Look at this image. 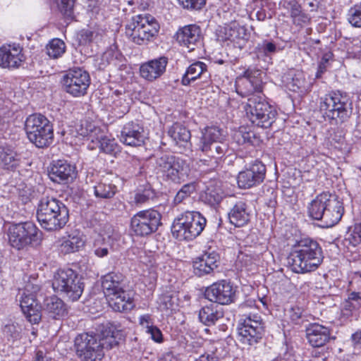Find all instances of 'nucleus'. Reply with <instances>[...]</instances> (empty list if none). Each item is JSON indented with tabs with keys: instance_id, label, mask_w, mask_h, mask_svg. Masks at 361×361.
I'll return each instance as SVG.
<instances>
[{
	"instance_id": "nucleus-1",
	"label": "nucleus",
	"mask_w": 361,
	"mask_h": 361,
	"mask_svg": "<svg viewBox=\"0 0 361 361\" xmlns=\"http://www.w3.org/2000/svg\"><path fill=\"white\" fill-rule=\"evenodd\" d=\"M262 73L259 69L249 67L243 74V77L246 78L250 85L247 92L250 94L245 106V110L253 124L267 128L275 121L277 112L274 107L266 101L262 94L263 89Z\"/></svg>"
},
{
	"instance_id": "nucleus-2",
	"label": "nucleus",
	"mask_w": 361,
	"mask_h": 361,
	"mask_svg": "<svg viewBox=\"0 0 361 361\" xmlns=\"http://www.w3.org/2000/svg\"><path fill=\"white\" fill-rule=\"evenodd\" d=\"M323 259V250L319 243L314 239L305 238L293 247L288 263L293 272L305 274L315 271Z\"/></svg>"
},
{
	"instance_id": "nucleus-3",
	"label": "nucleus",
	"mask_w": 361,
	"mask_h": 361,
	"mask_svg": "<svg viewBox=\"0 0 361 361\" xmlns=\"http://www.w3.org/2000/svg\"><path fill=\"white\" fill-rule=\"evenodd\" d=\"M36 216L41 227L48 231L63 228L69 219V211L57 198L44 194L39 200Z\"/></svg>"
},
{
	"instance_id": "nucleus-4",
	"label": "nucleus",
	"mask_w": 361,
	"mask_h": 361,
	"mask_svg": "<svg viewBox=\"0 0 361 361\" xmlns=\"http://www.w3.org/2000/svg\"><path fill=\"white\" fill-rule=\"evenodd\" d=\"M344 209L338 197L329 192L318 195L308 207L309 216L321 221L322 226L332 227L341 219Z\"/></svg>"
},
{
	"instance_id": "nucleus-5",
	"label": "nucleus",
	"mask_w": 361,
	"mask_h": 361,
	"mask_svg": "<svg viewBox=\"0 0 361 361\" xmlns=\"http://www.w3.org/2000/svg\"><path fill=\"white\" fill-rule=\"evenodd\" d=\"M319 111L331 123H343L352 114V102L345 94L330 93L320 98Z\"/></svg>"
},
{
	"instance_id": "nucleus-6",
	"label": "nucleus",
	"mask_w": 361,
	"mask_h": 361,
	"mask_svg": "<svg viewBox=\"0 0 361 361\" xmlns=\"http://www.w3.org/2000/svg\"><path fill=\"white\" fill-rule=\"evenodd\" d=\"M206 223V219L199 212L186 211L174 219L171 232L178 240H192L201 234Z\"/></svg>"
},
{
	"instance_id": "nucleus-7",
	"label": "nucleus",
	"mask_w": 361,
	"mask_h": 361,
	"mask_svg": "<svg viewBox=\"0 0 361 361\" xmlns=\"http://www.w3.org/2000/svg\"><path fill=\"white\" fill-rule=\"evenodd\" d=\"M24 129L29 141L38 148L47 147L53 142V125L41 114H33L27 116Z\"/></svg>"
},
{
	"instance_id": "nucleus-8",
	"label": "nucleus",
	"mask_w": 361,
	"mask_h": 361,
	"mask_svg": "<svg viewBox=\"0 0 361 361\" xmlns=\"http://www.w3.org/2000/svg\"><path fill=\"white\" fill-rule=\"evenodd\" d=\"M199 149L207 157L221 159L230 155L232 149L224 134V130L217 126L206 127L202 132Z\"/></svg>"
},
{
	"instance_id": "nucleus-9",
	"label": "nucleus",
	"mask_w": 361,
	"mask_h": 361,
	"mask_svg": "<svg viewBox=\"0 0 361 361\" xmlns=\"http://www.w3.org/2000/svg\"><path fill=\"white\" fill-rule=\"evenodd\" d=\"M52 287L56 292L75 302L80 298L85 284L76 271L67 268L59 269L55 273Z\"/></svg>"
},
{
	"instance_id": "nucleus-10",
	"label": "nucleus",
	"mask_w": 361,
	"mask_h": 361,
	"mask_svg": "<svg viewBox=\"0 0 361 361\" xmlns=\"http://www.w3.org/2000/svg\"><path fill=\"white\" fill-rule=\"evenodd\" d=\"M188 166L183 159L170 154H161L155 159V170L164 180L180 183L187 173Z\"/></svg>"
},
{
	"instance_id": "nucleus-11",
	"label": "nucleus",
	"mask_w": 361,
	"mask_h": 361,
	"mask_svg": "<svg viewBox=\"0 0 361 361\" xmlns=\"http://www.w3.org/2000/svg\"><path fill=\"white\" fill-rule=\"evenodd\" d=\"M11 245L18 250L37 245L42 239V232L31 221L11 224L8 231Z\"/></svg>"
},
{
	"instance_id": "nucleus-12",
	"label": "nucleus",
	"mask_w": 361,
	"mask_h": 361,
	"mask_svg": "<svg viewBox=\"0 0 361 361\" xmlns=\"http://www.w3.org/2000/svg\"><path fill=\"white\" fill-rule=\"evenodd\" d=\"M161 214L154 209L138 212L130 219V230L139 237H147L155 233L161 226Z\"/></svg>"
},
{
	"instance_id": "nucleus-13",
	"label": "nucleus",
	"mask_w": 361,
	"mask_h": 361,
	"mask_svg": "<svg viewBox=\"0 0 361 361\" xmlns=\"http://www.w3.org/2000/svg\"><path fill=\"white\" fill-rule=\"evenodd\" d=\"M61 83L63 89L68 94L75 97H82L87 94L90 76L82 68H71L63 75Z\"/></svg>"
},
{
	"instance_id": "nucleus-14",
	"label": "nucleus",
	"mask_w": 361,
	"mask_h": 361,
	"mask_svg": "<svg viewBox=\"0 0 361 361\" xmlns=\"http://www.w3.org/2000/svg\"><path fill=\"white\" fill-rule=\"evenodd\" d=\"M76 355L82 361H100L104 356L96 334L83 333L75 338Z\"/></svg>"
},
{
	"instance_id": "nucleus-15",
	"label": "nucleus",
	"mask_w": 361,
	"mask_h": 361,
	"mask_svg": "<svg viewBox=\"0 0 361 361\" xmlns=\"http://www.w3.org/2000/svg\"><path fill=\"white\" fill-rule=\"evenodd\" d=\"M240 341L252 345L260 340L264 329L261 317L257 314L247 316L238 328Z\"/></svg>"
},
{
	"instance_id": "nucleus-16",
	"label": "nucleus",
	"mask_w": 361,
	"mask_h": 361,
	"mask_svg": "<svg viewBox=\"0 0 361 361\" xmlns=\"http://www.w3.org/2000/svg\"><path fill=\"white\" fill-rule=\"evenodd\" d=\"M235 293V290L231 283L221 280L207 287L204 295L209 301L224 305L234 301Z\"/></svg>"
},
{
	"instance_id": "nucleus-17",
	"label": "nucleus",
	"mask_w": 361,
	"mask_h": 361,
	"mask_svg": "<svg viewBox=\"0 0 361 361\" xmlns=\"http://www.w3.org/2000/svg\"><path fill=\"white\" fill-rule=\"evenodd\" d=\"M97 331L96 334L102 351L104 349L109 350L117 346L125 337L124 332L120 329V326H118L109 322L101 324Z\"/></svg>"
},
{
	"instance_id": "nucleus-18",
	"label": "nucleus",
	"mask_w": 361,
	"mask_h": 361,
	"mask_svg": "<svg viewBox=\"0 0 361 361\" xmlns=\"http://www.w3.org/2000/svg\"><path fill=\"white\" fill-rule=\"evenodd\" d=\"M19 44H6L0 47V67L18 68L25 60Z\"/></svg>"
},
{
	"instance_id": "nucleus-19",
	"label": "nucleus",
	"mask_w": 361,
	"mask_h": 361,
	"mask_svg": "<svg viewBox=\"0 0 361 361\" xmlns=\"http://www.w3.org/2000/svg\"><path fill=\"white\" fill-rule=\"evenodd\" d=\"M76 175L75 166L65 160L54 161L49 171V176L53 182L62 184L72 182Z\"/></svg>"
},
{
	"instance_id": "nucleus-20",
	"label": "nucleus",
	"mask_w": 361,
	"mask_h": 361,
	"mask_svg": "<svg viewBox=\"0 0 361 361\" xmlns=\"http://www.w3.org/2000/svg\"><path fill=\"white\" fill-rule=\"evenodd\" d=\"M145 140L144 128L137 122L126 123L120 135V140L125 145L137 147L144 144Z\"/></svg>"
},
{
	"instance_id": "nucleus-21",
	"label": "nucleus",
	"mask_w": 361,
	"mask_h": 361,
	"mask_svg": "<svg viewBox=\"0 0 361 361\" xmlns=\"http://www.w3.org/2000/svg\"><path fill=\"white\" fill-rule=\"evenodd\" d=\"M219 260L218 253L206 252L193 261V273L198 277L211 274L218 267Z\"/></svg>"
},
{
	"instance_id": "nucleus-22",
	"label": "nucleus",
	"mask_w": 361,
	"mask_h": 361,
	"mask_svg": "<svg viewBox=\"0 0 361 361\" xmlns=\"http://www.w3.org/2000/svg\"><path fill=\"white\" fill-rule=\"evenodd\" d=\"M42 312L49 318L59 320L68 314V307L63 300L55 295H52L44 299Z\"/></svg>"
},
{
	"instance_id": "nucleus-23",
	"label": "nucleus",
	"mask_w": 361,
	"mask_h": 361,
	"mask_svg": "<svg viewBox=\"0 0 361 361\" xmlns=\"http://www.w3.org/2000/svg\"><path fill=\"white\" fill-rule=\"evenodd\" d=\"M154 25L157 27H153V24H126V32L134 42L140 44L158 32L159 24Z\"/></svg>"
},
{
	"instance_id": "nucleus-24",
	"label": "nucleus",
	"mask_w": 361,
	"mask_h": 361,
	"mask_svg": "<svg viewBox=\"0 0 361 361\" xmlns=\"http://www.w3.org/2000/svg\"><path fill=\"white\" fill-rule=\"evenodd\" d=\"M308 343L314 348L324 346L330 339V330L318 323L309 324L305 329Z\"/></svg>"
},
{
	"instance_id": "nucleus-25",
	"label": "nucleus",
	"mask_w": 361,
	"mask_h": 361,
	"mask_svg": "<svg viewBox=\"0 0 361 361\" xmlns=\"http://www.w3.org/2000/svg\"><path fill=\"white\" fill-rule=\"evenodd\" d=\"M168 58L165 56L151 60L141 65L140 75L143 78L153 81L165 73Z\"/></svg>"
},
{
	"instance_id": "nucleus-26",
	"label": "nucleus",
	"mask_w": 361,
	"mask_h": 361,
	"mask_svg": "<svg viewBox=\"0 0 361 361\" xmlns=\"http://www.w3.org/2000/svg\"><path fill=\"white\" fill-rule=\"evenodd\" d=\"M109 306L115 312H126L131 310L134 307L131 293L125 290H120L106 296Z\"/></svg>"
},
{
	"instance_id": "nucleus-27",
	"label": "nucleus",
	"mask_w": 361,
	"mask_h": 361,
	"mask_svg": "<svg viewBox=\"0 0 361 361\" xmlns=\"http://www.w3.org/2000/svg\"><path fill=\"white\" fill-rule=\"evenodd\" d=\"M231 25L232 24H224V26L219 25L216 31L224 34L222 37L224 39H241L242 43L239 44V48L242 49L245 46L249 37V33L244 25L233 24V27H232Z\"/></svg>"
},
{
	"instance_id": "nucleus-28",
	"label": "nucleus",
	"mask_w": 361,
	"mask_h": 361,
	"mask_svg": "<svg viewBox=\"0 0 361 361\" xmlns=\"http://www.w3.org/2000/svg\"><path fill=\"white\" fill-rule=\"evenodd\" d=\"M228 219L230 223L236 227L246 225L250 219V212L247 203L243 200L236 202L228 212Z\"/></svg>"
},
{
	"instance_id": "nucleus-29",
	"label": "nucleus",
	"mask_w": 361,
	"mask_h": 361,
	"mask_svg": "<svg viewBox=\"0 0 361 361\" xmlns=\"http://www.w3.org/2000/svg\"><path fill=\"white\" fill-rule=\"evenodd\" d=\"M224 311L218 305L211 304L202 307L199 311V319L205 326H210L224 317Z\"/></svg>"
},
{
	"instance_id": "nucleus-30",
	"label": "nucleus",
	"mask_w": 361,
	"mask_h": 361,
	"mask_svg": "<svg viewBox=\"0 0 361 361\" xmlns=\"http://www.w3.org/2000/svg\"><path fill=\"white\" fill-rule=\"evenodd\" d=\"M124 276L120 273L110 272L102 277V286L106 296L124 290Z\"/></svg>"
},
{
	"instance_id": "nucleus-31",
	"label": "nucleus",
	"mask_w": 361,
	"mask_h": 361,
	"mask_svg": "<svg viewBox=\"0 0 361 361\" xmlns=\"http://www.w3.org/2000/svg\"><path fill=\"white\" fill-rule=\"evenodd\" d=\"M200 34V28L197 24H188L177 32L176 39L180 44L190 49V45L194 44L199 39Z\"/></svg>"
},
{
	"instance_id": "nucleus-32",
	"label": "nucleus",
	"mask_w": 361,
	"mask_h": 361,
	"mask_svg": "<svg viewBox=\"0 0 361 361\" xmlns=\"http://www.w3.org/2000/svg\"><path fill=\"white\" fill-rule=\"evenodd\" d=\"M361 309V297L358 293L353 292L350 294L342 306L341 314L346 319H357Z\"/></svg>"
},
{
	"instance_id": "nucleus-33",
	"label": "nucleus",
	"mask_w": 361,
	"mask_h": 361,
	"mask_svg": "<svg viewBox=\"0 0 361 361\" xmlns=\"http://www.w3.org/2000/svg\"><path fill=\"white\" fill-rule=\"evenodd\" d=\"M20 156L9 148L0 147V168L13 171L20 166Z\"/></svg>"
},
{
	"instance_id": "nucleus-34",
	"label": "nucleus",
	"mask_w": 361,
	"mask_h": 361,
	"mask_svg": "<svg viewBox=\"0 0 361 361\" xmlns=\"http://www.w3.org/2000/svg\"><path fill=\"white\" fill-rule=\"evenodd\" d=\"M103 32L104 31L98 27L87 24L86 27L77 33V40L80 45H87L99 39Z\"/></svg>"
},
{
	"instance_id": "nucleus-35",
	"label": "nucleus",
	"mask_w": 361,
	"mask_h": 361,
	"mask_svg": "<svg viewBox=\"0 0 361 361\" xmlns=\"http://www.w3.org/2000/svg\"><path fill=\"white\" fill-rule=\"evenodd\" d=\"M207 65L202 61H197L191 64L182 78V84L183 85H188L191 81H195L202 76L204 77L207 74Z\"/></svg>"
},
{
	"instance_id": "nucleus-36",
	"label": "nucleus",
	"mask_w": 361,
	"mask_h": 361,
	"mask_svg": "<svg viewBox=\"0 0 361 361\" xmlns=\"http://www.w3.org/2000/svg\"><path fill=\"white\" fill-rule=\"evenodd\" d=\"M169 135L176 145L186 147L190 145V132L180 123H174L168 131Z\"/></svg>"
},
{
	"instance_id": "nucleus-37",
	"label": "nucleus",
	"mask_w": 361,
	"mask_h": 361,
	"mask_svg": "<svg viewBox=\"0 0 361 361\" xmlns=\"http://www.w3.org/2000/svg\"><path fill=\"white\" fill-rule=\"evenodd\" d=\"M94 194L99 199H111L117 192V188L114 184L102 181L94 186Z\"/></svg>"
},
{
	"instance_id": "nucleus-38",
	"label": "nucleus",
	"mask_w": 361,
	"mask_h": 361,
	"mask_svg": "<svg viewBox=\"0 0 361 361\" xmlns=\"http://www.w3.org/2000/svg\"><path fill=\"white\" fill-rule=\"evenodd\" d=\"M85 242L78 235H70L64 240L61 245V252L64 254H69L77 252L84 246Z\"/></svg>"
},
{
	"instance_id": "nucleus-39",
	"label": "nucleus",
	"mask_w": 361,
	"mask_h": 361,
	"mask_svg": "<svg viewBox=\"0 0 361 361\" xmlns=\"http://www.w3.org/2000/svg\"><path fill=\"white\" fill-rule=\"evenodd\" d=\"M233 141L238 145L249 144L255 145L257 142L258 138L256 137L254 132L246 131L245 128L241 127L238 130L234 132L233 135Z\"/></svg>"
},
{
	"instance_id": "nucleus-40",
	"label": "nucleus",
	"mask_w": 361,
	"mask_h": 361,
	"mask_svg": "<svg viewBox=\"0 0 361 361\" xmlns=\"http://www.w3.org/2000/svg\"><path fill=\"white\" fill-rule=\"evenodd\" d=\"M64 42L59 38L51 39L46 46L47 55L54 59L61 57L66 51Z\"/></svg>"
},
{
	"instance_id": "nucleus-41",
	"label": "nucleus",
	"mask_w": 361,
	"mask_h": 361,
	"mask_svg": "<svg viewBox=\"0 0 361 361\" xmlns=\"http://www.w3.org/2000/svg\"><path fill=\"white\" fill-rule=\"evenodd\" d=\"M286 87L293 92H297L304 86L305 79L302 72L289 73L283 79Z\"/></svg>"
},
{
	"instance_id": "nucleus-42",
	"label": "nucleus",
	"mask_w": 361,
	"mask_h": 361,
	"mask_svg": "<svg viewBox=\"0 0 361 361\" xmlns=\"http://www.w3.org/2000/svg\"><path fill=\"white\" fill-rule=\"evenodd\" d=\"M246 168L257 185L260 184L265 178L266 166L262 161L256 159L252 161L248 166H246Z\"/></svg>"
},
{
	"instance_id": "nucleus-43",
	"label": "nucleus",
	"mask_w": 361,
	"mask_h": 361,
	"mask_svg": "<svg viewBox=\"0 0 361 361\" xmlns=\"http://www.w3.org/2000/svg\"><path fill=\"white\" fill-rule=\"evenodd\" d=\"M224 197V192L221 188L212 185L207 188L204 200L209 204L215 206L221 202Z\"/></svg>"
},
{
	"instance_id": "nucleus-44",
	"label": "nucleus",
	"mask_w": 361,
	"mask_h": 361,
	"mask_svg": "<svg viewBox=\"0 0 361 361\" xmlns=\"http://www.w3.org/2000/svg\"><path fill=\"white\" fill-rule=\"evenodd\" d=\"M278 48L276 44L269 40H264L262 43H259L255 47V53L257 58L265 56L271 59V56L276 54Z\"/></svg>"
},
{
	"instance_id": "nucleus-45",
	"label": "nucleus",
	"mask_w": 361,
	"mask_h": 361,
	"mask_svg": "<svg viewBox=\"0 0 361 361\" xmlns=\"http://www.w3.org/2000/svg\"><path fill=\"white\" fill-rule=\"evenodd\" d=\"M177 297L171 293H166L160 295L158 302L161 310H173L177 307Z\"/></svg>"
},
{
	"instance_id": "nucleus-46",
	"label": "nucleus",
	"mask_w": 361,
	"mask_h": 361,
	"mask_svg": "<svg viewBox=\"0 0 361 361\" xmlns=\"http://www.w3.org/2000/svg\"><path fill=\"white\" fill-rule=\"evenodd\" d=\"M99 142V149L104 153L114 154L118 151V145L113 138L104 136L100 138Z\"/></svg>"
},
{
	"instance_id": "nucleus-47",
	"label": "nucleus",
	"mask_w": 361,
	"mask_h": 361,
	"mask_svg": "<svg viewBox=\"0 0 361 361\" xmlns=\"http://www.w3.org/2000/svg\"><path fill=\"white\" fill-rule=\"evenodd\" d=\"M195 190V186L193 183H187L182 186L178 191L173 199L174 204L181 203L184 200L189 197Z\"/></svg>"
},
{
	"instance_id": "nucleus-48",
	"label": "nucleus",
	"mask_w": 361,
	"mask_h": 361,
	"mask_svg": "<svg viewBox=\"0 0 361 361\" xmlns=\"http://www.w3.org/2000/svg\"><path fill=\"white\" fill-rule=\"evenodd\" d=\"M250 174L246 167L244 171L238 173L237 181L239 188L246 189L257 185Z\"/></svg>"
},
{
	"instance_id": "nucleus-49",
	"label": "nucleus",
	"mask_w": 361,
	"mask_h": 361,
	"mask_svg": "<svg viewBox=\"0 0 361 361\" xmlns=\"http://www.w3.org/2000/svg\"><path fill=\"white\" fill-rule=\"evenodd\" d=\"M154 190L150 185H147L143 190H138V192L135 195L134 200L136 204H142L149 200L154 199Z\"/></svg>"
},
{
	"instance_id": "nucleus-50",
	"label": "nucleus",
	"mask_w": 361,
	"mask_h": 361,
	"mask_svg": "<svg viewBox=\"0 0 361 361\" xmlns=\"http://www.w3.org/2000/svg\"><path fill=\"white\" fill-rule=\"evenodd\" d=\"M61 13L67 20H73V6L75 0H56Z\"/></svg>"
},
{
	"instance_id": "nucleus-51",
	"label": "nucleus",
	"mask_w": 361,
	"mask_h": 361,
	"mask_svg": "<svg viewBox=\"0 0 361 361\" xmlns=\"http://www.w3.org/2000/svg\"><path fill=\"white\" fill-rule=\"evenodd\" d=\"M42 305L39 304H34L32 308L23 313L27 319L32 324H38L42 319Z\"/></svg>"
},
{
	"instance_id": "nucleus-52",
	"label": "nucleus",
	"mask_w": 361,
	"mask_h": 361,
	"mask_svg": "<svg viewBox=\"0 0 361 361\" xmlns=\"http://www.w3.org/2000/svg\"><path fill=\"white\" fill-rule=\"evenodd\" d=\"M20 307L23 313L28 311L29 309L34 307V304H39L35 298V295L23 293L20 298Z\"/></svg>"
},
{
	"instance_id": "nucleus-53",
	"label": "nucleus",
	"mask_w": 361,
	"mask_h": 361,
	"mask_svg": "<svg viewBox=\"0 0 361 361\" xmlns=\"http://www.w3.org/2000/svg\"><path fill=\"white\" fill-rule=\"evenodd\" d=\"M104 238H99L94 242V254L99 257H104L109 253V246L104 243Z\"/></svg>"
},
{
	"instance_id": "nucleus-54",
	"label": "nucleus",
	"mask_w": 361,
	"mask_h": 361,
	"mask_svg": "<svg viewBox=\"0 0 361 361\" xmlns=\"http://www.w3.org/2000/svg\"><path fill=\"white\" fill-rule=\"evenodd\" d=\"M185 8L200 10L206 4V0H178Z\"/></svg>"
},
{
	"instance_id": "nucleus-55",
	"label": "nucleus",
	"mask_w": 361,
	"mask_h": 361,
	"mask_svg": "<svg viewBox=\"0 0 361 361\" xmlns=\"http://www.w3.org/2000/svg\"><path fill=\"white\" fill-rule=\"evenodd\" d=\"M302 312L303 310L301 307L298 306H294L288 310V315L290 319L294 324H298L302 318Z\"/></svg>"
},
{
	"instance_id": "nucleus-56",
	"label": "nucleus",
	"mask_w": 361,
	"mask_h": 361,
	"mask_svg": "<svg viewBox=\"0 0 361 361\" xmlns=\"http://www.w3.org/2000/svg\"><path fill=\"white\" fill-rule=\"evenodd\" d=\"M147 333L150 334L151 338L157 343L162 342L163 337L161 331L157 326H147Z\"/></svg>"
},
{
	"instance_id": "nucleus-57",
	"label": "nucleus",
	"mask_w": 361,
	"mask_h": 361,
	"mask_svg": "<svg viewBox=\"0 0 361 361\" xmlns=\"http://www.w3.org/2000/svg\"><path fill=\"white\" fill-rule=\"evenodd\" d=\"M19 327L13 324H6L4 326V332L7 336L16 338L19 335Z\"/></svg>"
},
{
	"instance_id": "nucleus-58",
	"label": "nucleus",
	"mask_w": 361,
	"mask_h": 361,
	"mask_svg": "<svg viewBox=\"0 0 361 361\" xmlns=\"http://www.w3.org/2000/svg\"><path fill=\"white\" fill-rule=\"evenodd\" d=\"M133 23H154V18L148 13H143L133 18Z\"/></svg>"
},
{
	"instance_id": "nucleus-59",
	"label": "nucleus",
	"mask_w": 361,
	"mask_h": 361,
	"mask_svg": "<svg viewBox=\"0 0 361 361\" xmlns=\"http://www.w3.org/2000/svg\"><path fill=\"white\" fill-rule=\"evenodd\" d=\"M360 42L353 45L352 47L348 49V54L349 57L353 59H359L361 56V46Z\"/></svg>"
},
{
	"instance_id": "nucleus-60",
	"label": "nucleus",
	"mask_w": 361,
	"mask_h": 361,
	"mask_svg": "<svg viewBox=\"0 0 361 361\" xmlns=\"http://www.w3.org/2000/svg\"><path fill=\"white\" fill-rule=\"evenodd\" d=\"M329 61V58L326 55L324 56L318 65L317 72L316 73V78H319L322 77V75L326 70V63Z\"/></svg>"
},
{
	"instance_id": "nucleus-61",
	"label": "nucleus",
	"mask_w": 361,
	"mask_h": 361,
	"mask_svg": "<svg viewBox=\"0 0 361 361\" xmlns=\"http://www.w3.org/2000/svg\"><path fill=\"white\" fill-rule=\"evenodd\" d=\"M350 15L352 16V20L354 23H359L361 21V4L355 5L353 8H351Z\"/></svg>"
},
{
	"instance_id": "nucleus-62",
	"label": "nucleus",
	"mask_w": 361,
	"mask_h": 361,
	"mask_svg": "<svg viewBox=\"0 0 361 361\" xmlns=\"http://www.w3.org/2000/svg\"><path fill=\"white\" fill-rule=\"evenodd\" d=\"M319 6L318 0H305L303 2V8L307 11H315Z\"/></svg>"
},
{
	"instance_id": "nucleus-63",
	"label": "nucleus",
	"mask_w": 361,
	"mask_h": 361,
	"mask_svg": "<svg viewBox=\"0 0 361 361\" xmlns=\"http://www.w3.org/2000/svg\"><path fill=\"white\" fill-rule=\"evenodd\" d=\"M40 290V286L37 284H33L32 283H27L25 287L23 293L27 294H36Z\"/></svg>"
},
{
	"instance_id": "nucleus-64",
	"label": "nucleus",
	"mask_w": 361,
	"mask_h": 361,
	"mask_svg": "<svg viewBox=\"0 0 361 361\" xmlns=\"http://www.w3.org/2000/svg\"><path fill=\"white\" fill-rule=\"evenodd\" d=\"M350 236L352 237L350 238V243H352L354 246H355L357 244H359L361 242V228L360 233L354 231L353 233L350 234Z\"/></svg>"
}]
</instances>
